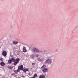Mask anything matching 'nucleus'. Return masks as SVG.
<instances>
[{
	"label": "nucleus",
	"mask_w": 78,
	"mask_h": 78,
	"mask_svg": "<svg viewBox=\"0 0 78 78\" xmlns=\"http://www.w3.org/2000/svg\"><path fill=\"white\" fill-rule=\"evenodd\" d=\"M32 51L34 53H42V52H44L43 50H39L37 48H34L32 49Z\"/></svg>",
	"instance_id": "obj_1"
},
{
	"label": "nucleus",
	"mask_w": 78,
	"mask_h": 78,
	"mask_svg": "<svg viewBox=\"0 0 78 78\" xmlns=\"http://www.w3.org/2000/svg\"><path fill=\"white\" fill-rule=\"evenodd\" d=\"M45 63L46 64L51 65L52 64V59L51 58H48L45 61Z\"/></svg>",
	"instance_id": "obj_2"
},
{
	"label": "nucleus",
	"mask_w": 78,
	"mask_h": 78,
	"mask_svg": "<svg viewBox=\"0 0 78 78\" xmlns=\"http://www.w3.org/2000/svg\"><path fill=\"white\" fill-rule=\"evenodd\" d=\"M19 61H20V59L19 58H16L15 60V61H14V62L13 63L14 65V66H16L17 64L19 63Z\"/></svg>",
	"instance_id": "obj_3"
},
{
	"label": "nucleus",
	"mask_w": 78,
	"mask_h": 78,
	"mask_svg": "<svg viewBox=\"0 0 78 78\" xmlns=\"http://www.w3.org/2000/svg\"><path fill=\"white\" fill-rule=\"evenodd\" d=\"M2 55L5 57L7 55V52L5 51H3L2 53Z\"/></svg>",
	"instance_id": "obj_4"
},
{
	"label": "nucleus",
	"mask_w": 78,
	"mask_h": 78,
	"mask_svg": "<svg viewBox=\"0 0 78 78\" xmlns=\"http://www.w3.org/2000/svg\"><path fill=\"white\" fill-rule=\"evenodd\" d=\"M18 69L20 70H23V65H20V66H18Z\"/></svg>",
	"instance_id": "obj_5"
},
{
	"label": "nucleus",
	"mask_w": 78,
	"mask_h": 78,
	"mask_svg": "<svg viewBox=\"0 0 78 78\" xmlns=\"http://www.w3.org/2000/svg\"><path fill=\"white\" fill-rule=\"evenodd\" d=\"M48 70V69L47 68H44L42 69V71H43V73H46V72H47Z\"/></svg>",
	"instance_id": "obj_6"
},
{
	"label": "nucleus",
	"mask_w": 78,
	"mask_h": 78,
	"mask_svg": "<svg viewBox=\"0 0 78 78\" xmlns=\"http://www.w3.org/2000/svg\"><path fill=\"white\" fill-rule=\"evenodd\" d=\"M12 43L14 45H16V44H17L19 42L16 41H12Z\"/></svg>",
	"instance_id": "obj_7"
},
{
	"label": "nucleus",
	"mask_w": 78,
	"mask_h": 78,
	"mask_svg": "<svg viewBox=\"0 0 78 78\" xmlns=\"http://www.w3.org/2000/svg\"><path fill=\"white\" fill-rule=\"evenodd\" d=\"M0 64L1 65V66H4L5 65V63L2 62L0 63Z\"/></svg>",
	"instance_id": "obj_8"
},
{
	"label": "nucleus",
	"mask_w": 78,
	"mask_h": 78,
	"mask_svg": "<svg viewBox=\"0 0 78 78\" xmlns=\"http://www.w3.org/2000/svg\"><path fill=\"white\" fill-rule=\"evenodd\" d=\"M45 78V76L44 75H41L39 77V78Z\"/></svg>",
	"instance_id": "obj_9"
},
{
	"label": "nucleus",
	"mask_w": 78,
	"mask_h": 78,
	"mask_svg": "<svg viewBox=\"0 0 78 78\" xmlns=\"http://www.w3.org/2000/svg\"><path fill=\"white\" fill-rule=\"evenodd\" d=\"M23 52H26L27 51V50H26V48L25 47H23Z\"/></svg>",
	"instance_id": "obj_10"
},
{
	"label": "nucleus",
	"mask_w": 78,
	"mask_h": 78,
	"mask_svg": "<svg viewBox=\"0 0 78 78\" xmlns=\"http://www.w3.org/2000/svg\"><path fill=\"white\" fill-rule=\"evenodd\" d=\"M11 60V61H13V62H14L15 60V58L14 57H12V58Z\"/></svg>",
	"instance_id": "obj_11"
},
{
	"label": "nucleus",
	"mask_w": 78,
	"mask_h": 78,
	"mask_svg": "<svg viewBox=\"0 0 78 78\" xmlns=\"http://www.w3.org/2000/svg\"><path fill=\"white\" fill-rule=\"evenodd\" d=\"M46 67V65H44L42 67H41V69H44Z\"/></svg>",
	"instance_id": "obj_12"
},
{
	"label": "nucleus",
	"mask_w": 78,
	"mask_h": 78,
	"mask_svg": "<svg viewBox=\"0 0 78 78\" xmlns=\"http://www.w3.org/2000/svg\"><path fill=\"white\" fill-rule=\"evenodd\" d=\"M19 71H20V70L19 69H18L17 70L15 71V73H17L19 72Z\"/></svg>",
	"instance_id": "obj_13"
},
{
	"label": "nucleus",
	"mask_w": 78,
	"mask_h": 78,
	"mask_svg": "<svg viewBox=\"0 0 78 78\" xmlns=\"http://www.w3.org/2000/svg\"><path fill=\"white\" fill-rule=\"evenodd\" d=\"M8 62L9 64H11V63L12 62V61L11 59H9L8 61Z\"/></svg>",
	"instance_id": "obj_14"
},
{
	"label": "nucleus",
	"mask_w": 78,
	"mask_h": 78,
	"mask_svg": "<svg viewBox=\"0 0 78 78\" xmlns=\"http://www.w3.org/2000/svg\"><path fill=\"white\" fill-rule=\"evenodd\" d=\"M8 69H12V68H13L12 66H8Z\"/></svg>",
	"instance_id": "obj_15"
},
{
	"label": "nucleus",
	"mask_w": 78,
	"mask_h": 78,
	"mask_svg": "<svg viewBox=\"0 0 78 78\" xmlns=\"http://www.w3.org/2000/svg\"><path fill=\"white\" fill-rule=\"evenodd\" d=\"M37 74L35 73L34 74V78H36V77H37Z\"/></svg>",
	"instance_id": "obj_16"
},
{
	"label": "nucleus",
	"mask_w": 78,
	"mask_h": 78,
	"mask_svg": "<svg viewBox=\"0 0 78 78\" xmlns=\"http://www.w3.org/2000/svg\"><path fill=\"white\" fill-rule=\"evenodd\" d=\"M34 56V54H32L30 55V57L31 58H33Z\"/></svg>",
	"instance_id": "obj_17"
},
{
	"label": "nucleus",
	"mask_w": 78,
	"mask_h": 78,
	"mask_svg": "<svg viewBox=\"0 0 78 78\" xmlns=\"http://www.w3.org/2000/svg\"><path fill=\"white\" fill-rule=\"evenodd\" d=\"M27 71H28V69H25L23 70V71L24 72H27Z\"/></svg>",
	"instance_id": "obj_18"
},
{
	"label": "nucleus",
	"mask_w": 78,
	"mask_h": 78,
	"mask_svg": "<svg viewBox=\"0 0 78 78\" xmlns=\"http://www.w3.org/2000/svg\"><path fill=\"white\" fill-rule=\"evenodd\" d=\"M37 60L38 61H41V59L40 58H38Z\"/></svg>",
	"instance_id": "obj_19"
},
{
	"label": "nucleus",
	"mask_w": 78,
	"mask_h": 78,
	"mask_svg": "<svg viewBox=\"0 0 78 78\" xmlns=\"http://www.w3.org/2000/svg\"><path fill=\"white\" fill-rule=\"evenodd\" d=\"M32 65L33 66H35V63H32Z\"/></svg>",
	"instance_id": "obj_20"
},
{
	"label": "nucleus",
	"mask_w": 78,
	"mask_h": 78,
	"mask_svg": "<svg viewBox=\"0 0 78 78\" xmlns=\"http://www.w3.org/2000/svg\"><path fill=\"white\" fill-rule=\"evenodd\" d=\"M41 61L43 62L44 61V58H41Z\"/></svg>",
	"instance_id": "obj_21"
},
{
	"label": "nucleus",
	"mask_w": 78,
	"mask_h": 78,
	"mask_svg": "<svg viewBox=\"0 0 78 78\" xmlns=\"http://www.w3.org/2000/svg\"><path fill=\"white\" fill-rule=\"evenodd\" d=\"M35 56L36 57H38V56H39V55L38 54H36L35 55Z\"/></svg>",
	"instance_id": "obj_22"
},
{
	"label": "nucleus",
	"mask_w": 78,
	"mask_h": 78,
	"mask_svg": "<svg viewBox=\"0 0 78 78\" xmlns=\"http://www.w3.org/2000/svg\"><path fill=\"white\" fill-rule=\"evenodd\" d=\"M11 75H12V76L14 75V74H11Z\"/></svg>",
	"instance_id": "obj_23"
},
{
	"label": "nucleus",
	"mask_w": 78,
	"mask_h": 78,
	"mask_svg": "<svg viewBox=\"0 0 78 78\" xmlns=\"http://www.w3.org/2000/svg\"><path fill=\"white\" fill-rule=\"evenodd\" d=\"M13 49H14V50H15V49H16V48H15V47H14V48H13Z\"/></svg>",
	"instance_id": "obj_24"
},
{
	"label": "nucleus",
	"mask_w": 78,
	"mask_h": 78,
	"mask_svg": "<svg viewBox=\"0 0 78 78\" xmlns=\"http://www.w3.org/2000/svg\"><path fill=\"white\" fill-rule=\"evenodd\" d=\"M31 78H35L34 77H31Z\"/></svg>",
	"instance_id": "obj_25"
},
{
	"label": "nucleus",
	"mask_w": 78,
	"mask_h": 78,
	"mask_svg": "<svg viewBox=\"0 0 78 78\" xmlns=\"http://www.w3.org/2000/svg\"><path fill=\"white\" fill-rule=\"evenodd\" d=\"M23 77H25V76H23Z\"/></svg>",
	"instance_id": "obj_26"
},
{
	"label": "nucleus",
	"mask_w": 78,
	"mask_h": 78,
	"mask_svg": "<svg viewBox=\"0 0 78 78\" xmlns=\"http://www.w3.org/2000/svg\"><path fill=\"white\" fill-rule=\"evenodd\" d=\"M0 48H1V47H0Z\"/></svg>",
	"instance_id": "obj_27"
}]
</instances>
